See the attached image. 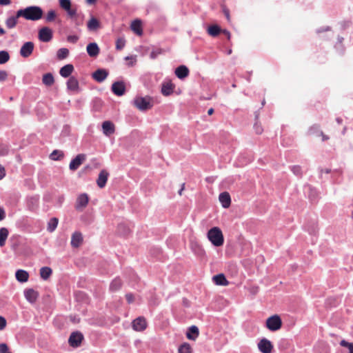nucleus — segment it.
Wrapping results in <instances>:
<instances>
[{
	"label": "nucleus",
	"mask_w": 353,
	"mask_h": 353,
	"mask_svg": "<svg viewBox=\"0 0 353 353\" xmlns=\"http://www.w3.org/2000/svg\"><path fill=\"white\" fill-rule=\"evenodd\" d=\"M43 10L37 6H28L18 10V17H22L26 20L37 21L42 18Z\"/></svg>",
	"instance_id": "f257e3e1"
},
{
	"label": "nucleus",
	"mask_w": 353,
	"mask_h": 353,
	"mask_svg": "<svg viewBox=\"0 0 353 353\" xmlns=\"http://www.w3.org/2000/svg\"><path fill=\"white\" fill-rule=\"evenodd\" d=\"M208 239L216 247L221 246L224 242L223 233L218 227H214L208 232Z\"/></svg>",
	"instance_id": "f03ea898"
},
{
	"label": "nucleus",
	"mask_w": 353,
	"mask_h": 353,
	"mask_svg": "<svg viewBox=\"0 0 353 353\" xmlns=\"http://www.w3.org/2000/svg\"><path fill=\"white\" fill-rule=\"evenodd\" d=\"M133 104L139 110L144 112L151 109L153 106L152 99L150 97H138L133 101Z\"/></svg>",
	"instance_id": "7ed1b4c3"
},
{
	"label": "nucleus",
	"mask_w": 353,
	"mask_h": 353,
	"mask_svg": "<svg viewBox=\"0 0 353 353\" xmlns=\"http://www.w3.org/2000/svg\"><path fill=\"white\" fill-rule=\"evenodd\" d=\"M265 325L269 330L275 332L281 329L282 321L279 315L274 314L267 319Z\"/></svg>",
	"instance_id": "20e7f679"
},
{
	"label": "nucleus",
	"mask_w": 353,
	"mask_h": 353,
	"mask_svg": "<svg viewBox=\"0 0 353 353\" xmlns=\"http://www.w3.org/2000/svg\"><path fill=\"white\" fill-rule=\"evenodd\" d=\"M83 340V336L81 332H74L68 339V343L72 347H78L81 344Z\"/></svg>",
	"instance_id": "39448f33"
},
{
	"label": "nucleus",
	"mask_w": 353,
	"mask_h": 353,
	"mask_svg": "<svg viewBox=\"0 0 353 353\" xmlns=\"http://www.w3.org/2000/svg\"><path fill=\"white\" fill-rule=\"evenodd\" d=\"M52 30L48 27H43L39 30L38 37L42 42H49L52 39Z\"/></svg>",
	"instance_id": "423d86ee"
},
{
	"label": "nucleus",
	"mask_w": 353,
	"mask_h": 353,
	"mask_svg": "<svg viewBox=\"0 0 353 353\" xmlns=\"http://www.w3.org/2000/svg\"><path fill=\"white\" fill-rule=\"evenodd\" d=\"M258 348L261 353H271L273 345L270 341L263 338L258 343Z\"/></svg>",
	"instance_id": "0eeeda50"
},
{
	"label": "nucleus",
	"mask_w": 353,
	"mask_h": 353,
	"mask_svg": "<svg viewBox=\"0 0 353 353\" xmlns=\"http://www.w3.org/2000/svg\"><path fill=\"white\" fill-rule=\"evenodd\" d=\"M34 45L32 41H27L23 43L20 49V55L23 58L29 57L34 50Z\"/></svg>",
	"instance_id": "6e6552de"
},
{
	"label": "nucleus",
	"mask_w": 353,
	"mask_h": 353,
	"mask_svg": "<svg viewBox=\"0 0 353 353\" xmlns=\"http://www.w3.org/2000/svg\"><path fill=\"white\" fill-rule=\"evenodd\" d=\"M88 201V195L85 193L81 194L77 199L75 204L76 210L79 211L83 210L87 206Z\"/></svg>",
	"instance_id": "1a4fd4ad"
},
{
	"label": "nucleus",
	"mask_w": 353,
	"mask_h": 353,
	"mask_svg": "<svg viewBox=\"0 0 353 353\" xmlns=\"http://www.w3.org/2000/svg\"><path fill=\"white\" fill-rule=\"evenodd\" d=\"M86 156L84 154H79L76 156L70 163L69 168L70 170L74 171L79 168V167L85 160Z\"/></svg>",
	"instance_id": "9d476101"
},
{
	"label": "nucleus",
	"mask_w": 353,
	"mask_h": 353,
	"mask_svg": "<svg viewBox=\"0 0 353 353\" xmlns=\"http://www.w3.org/2000/svg\"><path fill=\"white\" fill-rule=\"evenodd\" d=\"M112 92L117 96H122L125 94V86L123 81H116L112 83Z\"/></svg>",
	"instance_id": "9b49d317"
},
{
	"label": "nucleus",
	"mask_w": 353,
	"mask_h": 353,
	"mask_svg": "<svg viewBox=\"0 0 353 353\" xmlns=\"http://www.w3.org/2000/svg\"><path fill=\"white\" fill-rule=\"evenodd\" d=\"M147 324L144 317L139 316L132 321V327L136 331H143L146 328Z\"/></svg>",
	"instance_id": "f8f14e48"
},
{
	"label": "nucleus",
	"mask_w": 353,
	"mask_h": 353,
	"mask_svg": "<svg viewBox=\"0 0 353 353\" xmlns=\"http://www.w3.org/2000/svg\"><path fill=\"white\" fill-rule=\"evenodd\" d=\"M24 296L26 300L30 303H34L36 302L37 299L39 296V293L37 291L34 290V289L29 288L26 289L24 291Z\"/></svg>",
	"instance_id": "ddd939ff"
},
{
	"label": "nucleus",
	"mask_w": 353,
	"mask_h": 353,
	"mask_svg": "<svg viewBox=\"0 0 353 353\" xmlns=\"http://www.w3.org/2000/svg\"><path fill=\"white\" fill-rule=\"evenodd\" d=\"M86 51L90 57H97L100 52L99 48L97 43H90L86 47Z\"/></svg>",
	"instance_id": "4468645a"
},
{
	"label": "nucleus",
	"mask_w": 353,
	"mask_h": 353,
	"mask_svg": "<svg viewBox=\"0 0 353 353\" xmlns=\"http://www.w3.org/2000/svg\"><path fill=\"white\" fill-rule=\"evenodd\" d=\"M108 72L105 69H98L93 74V79L97 82H103L108 77Z\"/></svg>",
	"instance_id": "2eb2a0df"
},
{
	"label": "nucleus",
	"mask_w": 353,
	"mask_h": 353,
	"mask_svg": "<svg viewBox=\"0 0 353 353\" xmlns=\"http://www.w3.org/2000/svg\"><path fill=\"white\" fill-rule=\"evenodd\" d=\"M108 176L109 173L105 170H103L99 172L97 183L100 188H103L105 186Z\"/></svg>",
	"instance_id": "dca6fc26"
},
{
	"label": "nucleus",
	"mask_w": 353,
	"mask_h": 353,
	"mask_svg": "<svg viewBox=\"0 0 353 353\" xmlns=\"http://www.w3.org/2000/svg\"><path fill=\"white\" fill-rule=\"evenodd\" d=\"M83 242V236L80 232H74L71 237V245L73 248H79Z\"/></svg>",
	"instance_id": "f3484780"
},
{
	"label": "nucleus",
	"mask_w": 353,
	"mask_h": 353,
	"mask_svg": "<svg viewBox=\"0 0 353 353\" xmlns=\"http://www.w3.org/2000/svg\"><path fill=\"white\" fill-rule=\"evenodd\" d=\"M174 73L179 79H183L189 75V70L185 65H181L175 69Z\"/></svg>",
	"instance_id": "a211bd4d"
},
{
	"label": "nucleus",
	"mask_w": 353,
	"mask_h": 353,
	"mask_svg": "<svg viewBox=\"0 0 353 353\" xmlns=\"http://www.w3.org/2000/svg\"><path fill=\"white\" fill-rule=\"evenodd\" d=\"M219 199L224 208H228L230 205L231 198L228 192H221L219 194Z\"/></svg>",
	"instance_id": "6ab92c4d"
},
{
	"label": "nucleus",
	"mask_w": 353,
	"mask_h": 353,
	"mask_svg": "<svg viewBox=\"0 0 353 353\" xmlns=\"http://www.w3.org/2000/svg\"><path fill=\"white\" fill-rule=\"evenodd\" d=\"M103 132L106 136H110L114 132V124L110 121H105L102 123Z\"/></svg>",
	"instance_id": "aec40b11"
},
{
	"label": "nucleus",
	"mask_w": 353,
	"mask_h": 353,
	"mask_svg": "<svg viewBox=\"0 0 353 353\" xmlns=\"http://www.w3.org/2000/svg\"><path fill=\"white\" fill-rule=\"evenodd\" d=\"M199 334V328L196 325L190 326L186 333V336L188 339L194 341Z\"/></svg>",
	"instance_id": "412c9836"
},
{
	"label": "nucleus",
	"mask_w": 353,
	"mask_h": 353,
	"mask_svg": "<svg viewBox=\"0 0 353 353\" xmlns=\"http://www.w3.org/2000/svg\"><path fill=\"white\" fill-rule=\"evenodd\" d=\"M212 280L217 285L227 286L229 282L223 274H219L212 277Z\"/></svg>",
	"instance_id": "4be33fe9"
},
{
	"label": "nucleus",
	"mask_w": 353,
	"mask_h": 353,
	"mask_svg": "<svg viewBox=\"0 0 353 353\" xmlns=\"http://www.w3.org/2000/svg\"><path fill=\"white\" fill-rule=\"evenodd\" d=\"M67 88L70 91H78L79 90V81L76 77L72 76L70 77L67 81Z\"/></svg>",
	"instance_id": "5701e85b"
},
{
	"label": "nucleus",
	"mask_w": 353,
	"mask_h": 353,
	"mask_svg": "<svg viewBox=\"0 0 353 353\" xmlns=\"http://www.w3.org/2000/svg\"><path fill=\"white\" fill-rule=\"evenodd\" d=\"M74 70V66L72 64H67L63 66L60 70L59 74L64 78L69 77Z\"/></svg>",
	"instance_id": "b1692460"
},
{
	"label": "nucleus",
	"mask_w": 353,
	"mask_h": 353,
	"mask_svg": "<svg viewBox=\"0 0 353 353\" xmlns=\"http://www.w3.org/2000/svg\"><path fill=\"white\" fill-rule=\"evenodd\" d=\"M174 85L171 82H165L162 84L161 93L164 96H169L173 92Z\"/></svg>",
	"instance_id": "393cba45"
},
{
	"label": "nucleus",
	"mask_w": 353,
	"mask_h": 353,
	"mask_svg": "<svg viewBox=\"0 0 353 353\" xmlns=\"http://www.w3.org/2000/svg\"><path fill=\"white\" fill-rule=\"evenodd\" d=\"M16 279L21 283L26 282L28 280L29 274L23 270H18L15 273Z\"/></svg>",
	"instance_id": "a878e982"
},
{
	"label": "nucleus",
	"mask_w": 353,
	"mask_h": 353,
	"mask_svg": "<svg viewBox=\"0 0 353 353\" xmlns=\"http://www.w3.org/2000/svg\"><path fill=\"white\" fill-rule=\"evenodd\" d=\"M20 17H18V11L16 13L15 16H12L8 17L6 21V25L8 28L12 29L14 28L17 24L18 19Z\"/></svg>",
	"instance_id": "bb28decb"
},
{
	"label": "nucleus",
	"mask_w": 353,
	"mask_h": 353,
	"mask_svg": "<svg viewBox=\"0 0 353 353\" xmlns=\"http://www.w3.org/2000/svg\"><path fill=\"white\" fill-rule=\"evenodd\" d=\"M42 82L46 86H51L54 83V79L52 73H46L43 76Z\"/></svg>",
	"instance_id": "cd10ccee"
},
{
	"label": "nucleus",
	"mask_w": 353,
	"mask_h": 353,
	"mask_svg": "<svg viewBox=\"0 0 353 353\" xmlns=\"http://www.w3.org/2000/svg\"><path fill=\"white\" fill-rule=\"evenodd\" d=\"M52 270L49 267H42L40 269V276L43 280H47L52 274Z\"/></svg>",
	"instance_id": "c85d7f7f"
},
{
	"label": "nucleus",
	"mask_w": 353,
	"mask_h": 353,
	"mask_svg": "<svg viewBox=\"0 0 353 353\" xmlns=\"http://www.w3.org/2000/svg\"><path fill=\"white\" fill-rule=\"evenodd\" d=\"M141 23L140 20H135L132 22L131 25L132 30L137 34L141 35L143 34V31L141 29Z\"/></svg>",
	"instance_id": "c756f323"
},
{
	"label": "nucleus",
	"mask_w": 353,
	"mask_h": 353,
	"mask_svg": "<svg viewBox=\"0 0 353 353\" xmlns=\"http://www.w3.org/2000/svg\"><path fill=\"white\" fill-rule=\"evenodd\" d=\"M221 31L222 30L217 25H212L209 26L208 28V32L212 37L218 36L220 34V32H221Z\"/></svg>",
	"instance_id": "7c9ffc66"
},
{
	"label": "nucleus",
	"mask_w": 353,
	"mask_h": 353,
	"mask_svg": "<svg viewBox=\"0 0 353 353\" xmlns=\"http://www.w3.org/2000/svg\"><path fill=\"white\" fill-rule=\"evenodd\" d=\"M8 230L6 228H0V247H3L8 236Z\"/></svg>",
	"instance_id": "2f4dec72"
},
{
	"label": "nucleus",
	"mask_w": 353,
	"mask_h": 353,
	"mask_svg": "<svg viewBox=\"0 0 353 353\" xmlns=\"http://www.w3.org/2000/svg\"><path fill=\"white\" fill-rule=\"evenodd\" d=\"M122 283L119 278L114 279L110 285V290L112 292L117 291L121 287Z\"/></svg>",
	"instance_id": "473e14b6"
},
{
	"label": "nucleus",
	"mask_w": 353,
	"mask_h": 353,
	"mask_svg": "<svg viewBox=\"0 0 353 353\" xmlns=\"http://www.w3.org/2000/svg\"><path fill=\"white\" fill-rule=\"evenodd\" d=\"M100 26V23L99 21L94 18L92 17L90 20L88 22V28L90 30H95L99 28Z\"/></svg>",
	"instance_id": "72a5a7b5"
},
{
	"label": "nucleus",
	"mask_w": 353,
	"mask_h": 353,
	"mask_svg": "<svg viewBox=\"0 0 353 353\" xmlns=\"http://www.w3.org/2000/svg\"><path fill=\"white\" fill-rule=\"evenodd\" d=\"M59 220L57 218H52L48 224L47 230L50 232H52L57 228Z\"/></svg>",
	"instance_id": "f704fd0d"
},
{
	"label": "nucleus",
	"mask_w": 353,
	"mask_h": 353,
	"mask_svg": "<svg viewBox=\"0 0 353 353\" xmlns=\"http://www.w3.org/2000/svg\"><path fill=\"white\" fill-rule=\"evenodd\" d=\"M63 152L62 151L54 150L50 155L52 160L59 161L63 157Z\"/></svg>",
	"instance_id": "c9c22d12"
},
{
	"label": "nucleus",
	"mask_w": 353,
	"mask_h": 353,
	"mask_svg": "<svg viewBox=\"0 0 353 353\" xmlns=\"http://www.w3.org/2000/svg\"><path fill=\"white\" fill-rule=\"evenodd\" d=\"M69 54V50L67 48H60L57 53V58L60 60L65 59Z\"/></svg>",
	"instance_id": "e433bc0d"
},
{
	"label": "nucleus",
	"mask_w": 353,
	"mask_h": 353,
	"mask_svg": "<svg viewBox=\"0 0 353 353\" xmlns=\"http://www.w3.org/2000/svg\"><path fill=\"white\" fill-rule=\"evenodd\" d=\"M191 350L190 345L187 343H184L179 346L178 352L179 353H191Z\"/></svg>",
	"instance_id": "4c0bfd02"
},
{
	"label": "nucleus",
	"mask_w": 353,
	"mask_h": 353,
	"mask_svg": "<svg viewBox=\"0 0 353 353\" xmlns=\"http://www.w3.org/2000/svg\"><path fill=\"white\" fill-rule=\"evenodd\" d=\"M10 59L9 53L7 51H0V64H4L8 61Z\"/></svg>",
	"instance_id": "58836bf2"
},
{
	"label": "nucleus",
	"mask_w": 353,
	"mask_h": 353,
	"mask_svg": "<svg viewBox=\"0 0 353 353\" xmlns=\"http://www.w3.org/2000/svg\"><path fill=\"white\" fill-rule=\"evenodd\" d=\"M59 5L60 7L64 10H68L70 8L72 7L70 0H59Z\"/></svg>",
	"instance_id": "ea45409f"
},
{
	"label": "nucleus",
	"mask_w": 353,
	"mask_h": 353,
	"mask_svg": "<svg viewBox=\"0 0 353 353\" xmlns=\"http://www.w3.org/2000/svg\"><path fill=\"white\" fill-rule=\"evenodd\" d=\"M56 17H57L56 12L53 10H51L48 11V12L47 13V15L46 17V22H52V21H54Z\"/></svg>",
	"instance_id": "a19ab883"
},
{
	"label": "nucleus",
	"mask_w": 353,
	"mask_h": 353,
	"mask_svg": "<svg viewBox=\"0 0 353 353\" xmlns=\"http://www.w3.org/2000/svg\"><path fill=\"white\" fill-rule=\"evenodd\" d=\"M340 345L343 347H346L349 350V353H353V343H350L345 340H342L340 342Z\"/></svg>",
	"instance_id": "79ce46f5"
},
{
	"label": "nucleus",
	"mask_w": 353,
	"mask_h": 353,
	"mask_svg": "<svg viewBox=\"0 0 353 353\" xmlns=\"http://www.w3.org/2000/svg\"><path fill=\"white\" fill-rule=\"evenodd\" d=\"M9 152V147L6 144H0V157L6 156Z\"/></svg>",
	"instance_id": "37998d69"
},
{
	"label": "nucleus",
	"mask_w": 353,
	"mask_h": 353,
	"mask_svg": "<svg viewBox=\"0 0 353 353\" xmlns=\"http://www.w3.org/2000/svg\"><path fill=\"white\" fill-rule=\"evenodd\" d=\"M308 189L310 190V193H309V198L310 199L311 201H314L316 197H317V192L316 190L312 188L311 186H308Z\"/></svg>",
	"instance_id": "c03bdc74"
},
{
	"label": "nucleus",
	"mask_w": 353,
	"mask_h": 353,
	"mask_svg": "<svg viewBox=\"0 0 353 353\" xmlns=\"http://www.w3.org/2000/svg\"><path fill=\"white\" fill-rule=\"evenodd\" d=\"M125 39L122 38L117 39L116 41V48L117 50H122L125 46Z\"/></svg>",
	"instance_id": "a18cd8bd"
},
{
	"label": "nucleus",
	"mask_w": 353,
	"mask_h": 353,
	"mask_svg": "<svg viewBox=\"0 0 353 353\" xmlns=\"http://www.w3.org/2000/svg\"><path fill=\"white\" fill-rule=\"evenodd\" d=\"M163 50L161 48H157L154 49L150 54V57L151 59H156L159 54L162 53Z\"/></svg>",
	"instance_id": "49530a36"
},
{
	"label": "nucleus",
	"mask_w": 353,
	"mask_h": 353,
	"mask_svg": "<svg viewBox=\"0 0 353 353\" xmlns=\"http://www.w3.org/2000/svg\"><path fill=\"white\" fill-rule=\"evenodd\" d=\"M65 11L67 12L68 15L72 19H74L75 17H77L78 15L77 13L76 8H72V7H71L69 8V10H65Z\"/></svg>",
	"instance_id": "de8ad7c7"
},
{
	"label": "nucleus",
	"mask_w": 353,
	"mask_h": 353,
	"mask_svg": "<svg viewBox=\"0 0 353 353\" xmlns=\"http://www.w3.org/2000/svg\"><path fill=\"white\" fill-rule=\"evenodd\" d=\"M291 170L296 176H300L302 174L301 168L299 165H294V166H292L291 168Z\"/></svg>",
	"instance_id": "09e8293b"
},
{
	"label": "nucleus",
	"mask_w": 353,
	"mask_h": 353,
	"mask_svg": "<svg viewBox=\"0 0 353 353\" xmlns=\"http://www.w3.org/2000/svg\"><path fill=\"white\" fill-rule=\"evenodd\" d=\"M320 132H321L320 130V127L319 125H314L313 126H312L310 130H309V132L311 134H317V133H319L320 134Z\"/></svg>",
	"instance_id": "8fccbe9b"
},
{
	"label": "nucleus",
	"mask_w": 353,
	"mask_h": 353,
	"mask_svg": "<svg viewBox=\"0 0 353 353\" xmlns=\"http://www.w3.org/2000/svg\"><path fill=\"white\" fill-rule=\"evenodd\" d=\"M79 40V37L76 35H69L67 37V41L70 43H76Z\"/></svg>",
	"instance_id": "3c124183"
},
{
	"label": "nucleus",
	"mask_w": 353,
	"mask_h": 353,
	"mask_svg": "<svg viewBox=\"0 0 353 353\" xmlns=\"http://www.w3.org/2000/svg\"><path fill=\"white\" fill-rule=\"evenodd\" d=\"M125 60H130V61L128 63V65L130 66V67H132L134 65L135 62H136V59L135 57H130V56H128L125 58Z\"/></svg>",
	"instance_id": "603ef678"
},
{
	"label": "nucleus",
	"mask_w": 353,
	"mask_h": 353,
	"mask_svg": "<svg viewBox=\"0 0 353 353\" xmlns=\"http://www.w3.org/2000/svg\"><path fill=\"white\" fill-rule=\"evenodd\" d=\"M330 30H331V28L330 26H325V27H321V28L316 29V32L317 34H321L323 32L330 31Z\"/></svg>",
	"instance_id": "864d4df0"
},
{
	"label": "nucleus",
	"mask_w": 353,
	"mask_h": 353,
	"mask_svg": "<svg viewBox=\"0 0 353 353\" xmlns=\"http://www.w3.org/2000/svg\"><path fill=\"white\" fill-rule=\"evenodd\" d=\"M8 75V74L6 70H0V82L5 81Z\"/></svg>",
	"instance_id": "5fc2aeb1"
},
{
	"label": "nucleus",
	"mask_w": 353,
	"mask_h": 353,
	"mask_svg": "<svg viewBox=\"0 0 353 353\" xmlns=\"http://www.w3.org/2000/svg\"><path fill=\"white\" fill-rule=\"evenodd\" d=\"M8 347L6 343L0 344V353H8Z\"/></svg>",
	"instance_id": "6e6d98bb"
},
{
	"label": "nucleus",
	"mask_w": 353,
	"mask_h": 353,
	"mask_svg": "<svg viewBox=\"0 0 353 353\" xmlns=\"http://www.w3.org/2000/svg\"><path fill=\"white\" fill-rule=\"evenodd\" d=\"M6 326V320L4 317L0 316V330H3Z\"/></svg>",
	"instance_id": "4d7b16f0"
},
{
	"label": "nucleus",
	"mask_w": 353,
	"mask_h": 353,
	"mask_svg": "<svg viewBox=\"0 0 353 353\" xmlns=\"http://www.w3.org/2000/svg\"><path fill=\"white\" fill-rule=\"evenodd\" d=\"M307 230L311 234H315L317 231V227L314 224L311 228H307Z\"/></svg>",
	"instance_id": "13d9d810"
},
{
	"label": "nucleus",
	"mask_w": 353,
	"mask_h": 353,
	"mask_svg": "<svg viewBox=\"0 0 353 353\" xmlns=\"http://www.w3.org/2000/svg\"><path fill=\"white\" fill-rule=\"evenodd\" d=\"M125 298H126V300L128 301V303H133L134 300V296L131 293H128L125 295Z\"/></svg>",
	"instance_id": "bf43d9fd"
},
{
	"label": "nucleus",
	"mask_w": 353,
	"mask_h": 353,
	"mask_svg": "<svg viewBox=\"0 0 353 353\" xmlns=\"http://www.w3.org/2000/svg\"><path fill=\"white\" fill-rule=\"evenodd\" d=\"M74 21V23L77 26H81L83 24V19H79V14L77 15V17H75L74 19H73Z\"/></svg>",
	"instance_id": "052dcab7"
},
{
	"label": "nucleus",
	"mask_w": 353,
	"mask_h": 353,
	"mask_svg": "<svg viewBox=\"0 0 353 353\" xmlns=\"http://www.w3.org/2000/svg\"><path fill=\"white\" fill-rule=\"evenodd\" d=\"M6 176V170L4 167L0 165V180H1Z\"/></svg>",
	"instance_id": "680f3d73"
},
{
	"label": "nucleus",
	"mask_w": 353,
	"mask_h": 353,
	"mask_svg": "<svg viewBox=\"0 0 353 353\" xmlns=\"http://www.w3.org/2000/svg\"><path fill=\"white\" fill-rule=\"evenodd\" d=\"M10 3H11L10 0H0L1 6H7V5H9Z\"/></svg>",
	"instance_id": "e2e57ef3"
},
{
	"label": "nucleus",
	"mask_w": 353,
	"mask_h": 353,
	"mask_svg": "<svg viewBox=\"0 0 353 353\" xmlns=\"http://www.w3.org/2000/svg\"><path fill=\"white\" fill-rule=\"evenodd\" d=\"M5 218V212L2 208H0V221Z\"/></svg>",
	"instance_id": "0e129e2a"
},
{
	"label": "nucleus",
	"mask_w": 353,
	"mask_h": 353,
	"mask_svg": "<svg viewBox=\"0 0 353 353\" xmlns=\"http://www.w3.org/2000/svg\"><path fill=\"white\" fill-rule=\"evenodd\" d=\"M254 128L256 134H261L262 132V129L260 126L255 125Z\"/></svg>",
	"instance_id": "69168bd1"
},
{
	"label": "nucleus",
	"mask_w": 353,
	"mask_h": 353,
	"mask_svg": "<svg viewBox=\"0 0 353 353\" xmlns=\"http://www.w3.org/2000/svg\"><path fill=\"white\" fill-rule=\"evenodd\" d=\"M221 32H223L225 35H226L228 39H230V32L228 30H223L221 31Z\"/></svg>",
	"instance_id": "338daca9"
},
{
	"label": "nucleus",
	"mask_w": 353,
	"mask_h": 353,
	"mask_svg": "<svg viewBox=\"0 0 353 353\" xmlns=\"http://www.w3.org/2000/svg\"><path fill=\"white\" fill-rule=\"evenodd\" d=\"M319 135L322 136L323 137V141H325V140H327L328 139V137H327L326 135L323 134V132H320V134Z\"/></svg>",
	"instance_id": "774afa93"
}]
</instances>
